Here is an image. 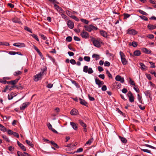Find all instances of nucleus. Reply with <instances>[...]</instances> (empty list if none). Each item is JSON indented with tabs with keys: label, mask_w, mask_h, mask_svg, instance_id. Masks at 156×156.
Returning <instances> with one entry per match:
<instances>
[{
	"label": "nucleus",
	"mask_w": 156,
	"mask_h": 156,
	"mask_svg": "<svg viewBox=\"0 0 156 156\" xmlns=\"http://www.w3.org/2000/svg\"><path fill=\"white\" fill-rule=\"evenodd\" d=\"M13 45L17 47H25V45L23 43H15L13 44Z\"/></svg>",
	"instance_id": "f8f14e48"
},
{
	"label": "nucleus",
	"mask_w": 156,
	"mask_h": 156,
	"mask_svg": "<svg viewBox=\"0 0 156 156\" xmlns=\"http://www.w3.org/2000/svg\"><path fill=\"white\" fill-rule=\"evenodd\" d=\"M51 144H52L53 146L54 147H58L57 144L56 143H55L54 142L51 141Z\"/></svg>",
	"instance_id": "603ef678"
},
{
	"label": "nucleus",
	"mask_w": 156,
	"mask_h": 156,
	"mask_svg": "<svg viewBox=\"0 0 156 156\" xmlns=\"http://www.w3.org/2000/svg\"><path fill=\"white\" fill-rule=\"evenodd\" d=\"M20 78V77L14 80L8 81L7 82V83L11 84L12 85H14L16 83L18 82Z\"/></svg>",
	"instance_id": "1a4fd4ad"
},
{
	"label": "nucleus",
	"mask_w": 156,
	"mask_h": 156,
	"mask_svg": "<svg viewBox=\"0 0 156 156\" xmlns=\"http://www.w3.org/2000/svg\"><path fill=\"white\" fill-rule=\"evenodd\" d=\"M55 111L58 114L59 112L60 109L59 108L57 107L55 109Z\"/></svg>",
	"instance_id": "e2e57ef3"
},
{
	"label": "nucleus",
	"mask_w": 156,
	"mask_h": 156,
	"mask_svg": "<svg viewBox=\"0 0 156 156\" xmlns=\"http://www.w3.org/2000/svg\"><path fill=\"white\" fill-rule=\"evenodd\" d=\"M93 138L90 139L87 141L86 142V144L90 145L91 143L93 142Z\"/></svg>",
	"instance_id": "f704fd0d"
},
{
	"label": "nucleus",
	"mask_w": 156,
	"mask_h": 156,
	"mask_svg": "<svg viewBox=\"0 0 156 156\" xmlns=\"http://www.w3.org/2000/svg\"><path fill=\"white\" fill-rule=\"evenodd\" d=\"M70 17L73 19L74 20H75L76 21L78 22L79 20V19L75 16L71 15V16H70Z\"/></svg>",
	"instance_id": "473e14b6"
},
{
	"label": "nucleus",
	"mask_w": 156,
	"mask_h": 156,
	"mask_svg": "<svg viewBox=\"0 0 156 156\" xmlns=\"http://www.w3.org/2000/svg\"><path fill=\"white\" fill-rule=\"evenodd\" d=\"M9 86H6L5 89L2 90L3 92H6L7 91V90L8 89H9V90H11L12 89V88L13 87H12V88H9Z\"/></svg>",
	"instance_id": "ea45409f"
},
{
	"label": "nucleus",
	"mask_w": 156,
	"mask_h": 156,
	"mask_svg": "<svg viewBox=\"0 0 156 156\" xmlns=\"http://www.w3.org/2000/svg\"><path fill=\"white\" fill-rule=\"evenodd\" d=\"M30 104L29 102H27L23 104L20 107V110H24Z\"/></svg>",
	"instance_id": "6e6552de"
},
{
	"label": "nucleus",
	"mask_w": 156,
	"mask_h": 156,
	"mask_svg": "<svg viewBox=\"0 0 156 156\" xmlns=\"http://www.w3.org/2000/svg\"><path fill=\"white\" fill-rule=\"evenodd\" d=\"M138 12L140 13L141 14L143 15H147V13H146L144 11L141 10L139 9L138 10Z\"/></svg>",
	"instance_id": "a19ab883"
},
{
	"label": "nucleus",
	"mask_w": 156,
	"mask_h": 156,
	"mask_svg": "<svg viewBox=\"0 0 156 156\" xmlns=\"http://www.w3.org/2000/svg\"><path fill=\"white\" fill-rule=\"evenodd\" d=\"M147 27L149 30H152L156 28V25H152L149 24L148 25Z\"/></svg>",
	"instance_id": "dca6fc26"
},
{
	"label": "nucleus",
	"mask_w": 156,
	"mask_h": 156,
	"mask_svg": "<svg viewBox=\"0 0 156 156\" xmlns=\"http://www.w3.org/2000/svg\"><path fill=\"white\" fill-rule=\"evenodd\" d=\"M80 35L82 38L85 39L88 38L89 36V34L88 33L85 32L84 30H83L81 33Z\"/></svg>",
	"instance_id": "39448f33"
},
{
	"label": "nucleus",
	"mask_w": 156,
	"mask_h": 156,
	"mask_svg": "<svg viewBox=\"0 0 156 156\" xmlns=\"http://www.w3.org/2000/svg\"><path fill=\"white\" fill-rule=\"evenodd\" d=\"M100 34L103 37H106L107 36V33L103 30H101L100 31Z\"/></svg>",
	"instance_id": "412c9836"
},
{
	"label": "nucleus",
	"mask_w": 156,
	"mask_h": 156,
	"mask_svg": "<svg viewBox=\"0 0 156 156\" xmlns=\"http://www.w3.org/2000/svg\"><path fill=\"white\" fill-rule=\"evenodd\" d=\"M84 27L85 30L90 32L92 31L91 25L89 26L85 25L84 26Z\"/></svg>",
	"instance_id": "a211bd4d"
},
{
	"label": "nucleus",
	"mask_w": 156,
	"mask_h": 156,
	"mask_svg": "<svg viewBox=\"0 0 156 156\" xmlns=\"http://www.w3.org/2000/svg\"><path fill=\"white\" fill-rule=\"evenodd\" d=\"M141 150L145 152H147L148 153H150L151 152V151L148 149H141Z\"/></svg>",
	"instance_id": "49530a36"
},
{
	"label": "nucleus",
	"mask_w": 156,
	"mask_h": 156,
	"mask_svg": "<svg viewBox=\"0 0 156 156\" xmlns=\"http://www.w3.org/2000/svg\"><path fill=\"white\" fill-rule=\"evenodd\" d=\"M106 73L109 78L111 79L112 78V75L111 74V73L108 70H107L106 71Z\"/></svg>",
	"instance_id": "c9c22d12"
},
{
	"label": "nucleus",
	"mask_w": 156,
	"mask_h": 156,
	"mask_svg": "<svg viewBox=\"0 0 156 156\" xmlns=\"http://www.w3.org/2000/svg\"><path fill=\"white\" fill-rule=\"evenodd\" d=\"M79 121L80 124L82 126L84 127V128L85 127H87V125L85 123L83 122L81 120H79Z\"/></svg>",
	"instance_id": "393cba45"
},
{
	"label": "nucleus",
	"mask_w": 156,
	"mask_h": 156,
	"mask_svg": "<svg viewBox=\"0 0 156 156\" xmlns=\"http://www.w3.org/2000/svg\"><path fill=\"white\" fill-rule=\"evenodd\" d=\"M129 100L131 102H132L134 101V97L133 95L129 96Z\"/></svg>",
	"instance_id": "2f4dec72"
},
{
	"label": "nucleus",
	"mask_w": 156,
	"mask_h": 156,
	"mask_svg": "<svg viewBox=\"0 0 156 156\" xmlns=\"http://www.w3.org/2000/svg\"><path fill=\"white\" fill-rule=\"evenodd\" d=\"M123 15L124 19H126L130 16V15L128 13H124Z\"/></svg>",
	"instance_id": "de8ad7c7"
},
{
	"label": "nucleus",
	"mask_w": 156,
	"mask_h": 156,
	"mask_svg": "<svg viewBox=\"0 0 156 156\" xmlns=\"http://www.w3.org/2000/svg\"><path fill=\"white\" fill-rule=\"evenodd\" d=\"M147 37L150 39H152L154 37V36L152 34H149Z\"/></svg>",
	"instance_id": "69168bd1"
},
{
	"label": "nucleus",
	"mask_w": 156,
	"mask_h": 156,
	"mask_svg": "<svg viewBox=\"0 0 156 156\" xmlns=\"http://www.w3.org/2000/svg\"><path fill=\"white\" fill-rule=\"evenodd\" d=\"M54 7L55 9L59 13H62V12H64L63 9L56 4H55L54 5Z\"/></svg>",
	"instance_id": "0eeeda50"
},
{
	"label": "nucleus",
	"mask_w": 156,
	"mask_h": 156,
	"mask_svg": "<svg viewBox=\"0 0 156 156\" xmlns=\"http://www.w3.org/2000/svg\"><path fill=\"white\" fill-rule=\"evenodd\" d=\"M30 36H32L37 41H39V40L37 37V36L35 34H31L30 35Z\"/></svg>",
	"instance_id": "bb28decb"
},
{
	"label": "nucleus",
	"mask_w": 156,
	"mask_h": 156,
	"mask_svg": "<svg viewBox=\"0 0 156 156\" xmlns=\"http://www.w3.org/2000/svg\"><path fill=\"white\" fill-rule=\"evenodd\" d=\"M91 41H92L94 45L98 48L101 47V44H102V42L101 40H95V39L92 37Z\"/></svg>",
	"instance_id": "7ed1b4c3"
},
{
	"label": "nucleus",
	"mask_w": 156,
	"mask_h": 156,
	"mask_svg": "<svg viewBox=\"0 0 156 156\" xmlns=\"http://www.w3.org/2000/svg\"><path fill=\"white\" fill-rule=\"evenodd\" d=\"M70 125L72 126L73 128L75 130H76L78 128L77 124L74 122H71Z\"/></svg>",
	"instance_id": "6ab92c4d"
},
{
	"label": "nucleus",
	"mask_w": 156,
	"mask_h": 156,
	"mask_svg": "<svg viewBox=\"0 0 156 156\" xmlns=\"http://www.w3.org/2000/svg\"><path fill=\"white\" fill-rule=\"evenodd\" d=\"M26 143L27 144H28V145H30V146L32 147H33V146H34V145L31 142H30V141L28 140H26Z\"/></svg>",
	"instance_id": "4c0bfd02"
},
{
	"label": "nucleus",
	"mask_w": 156,
	"mask_h": 156,
	"mask_svg": "<svg viewBox=\"0 0 156 156\" xmlns=\"http://www.w3.org/2000/svg\"><path fill=\"white\" fill-rule=\"evenodd\" d=\"M133 54L134 55L136 56H138L140 55L141 52L139 50H136L134 52Z\"/></svg>",
	"instance_id": "b1692460"
},
{
	"label": "nucleus",
	"mask_w": 156,
	"mask_h": 156,
	"mask_svg": "<svg viewBox=\"0 0 156 156\" xmlns=\"http://www.w3.org/2000/svg\"><path fill=\"white\" fill-rule=\"evenodd\" d=\"M150 64L151 65V68H154L155 67V66L154 65V63L151 62H149Z\"/></svg>",
	"instance_id": "6e6d98bb"
},
{
	"label": "nucleus",
	"mask_w": 156,
	"mask_h": 156,
	"mask_svg": "<svg viewBox=\"0 0 156 156\" xmlns=\"http://www.w3.org/2000/svg\"><path fill=\"white\" fill-rule=\"evenodd\" d=\"M78 110L75 108H73L71 111L70 113L71 115H76L78 114Z\"/></svg>",
	"instance_id": "2eb2a0df"
},
{
	"label": "nucleus",
	"mask_w": 156,
	"mask_h": 156,
	"mask_svg": "<svg viewBox=\"0 0 156 156\" xmlns=\"http://www.w3.org/2000/svg\"><path fill=\"white\" fill-rule=\"evenodd\" d=\"M88 96L90 101H94L95 100L94 98L93 97H91L90 94H88Z\"/></svg>",
	"instance_id": "3c124183"
},
{
	"label": "nucleus",
	"mask_w": 156,
	"mask_h": 156,
	"mask_svg": "<svg viewBox=\"0 0 156 156\" xmlns=\"http://www.w3.org/2000/svg\"><path fill=\"white\" fill-rule=\"evenodd\" d=\"M132 45L134 47H136L137 46V44L136 42L133 41L132 43Z\"/></svg>",
	"instance_id": "864d4df0"
},
{
	"label": "nucleus",
	"mask_w": 156,
	"mask_h": 156,
	"mask_svg": "<svg viewBox=\"0 0 156 156\" xmlns=\"http://www.w3.org/2000/svg\"><path fill=\"white\" fill-rule=\"evenodd\" d=\"M80 20L82 22L85 23L86 24H88L89 23V22L86 19H81Z\"/></svg>",
	"instance_id": "58836bf2"
},
{
	"label": "nucleus",
	"mask_w": 156,
	"mask_h": 156,
	"mask_svg": "<svg viewBox=\"0 0 156 156\" xmlns=\"http://www.w3.org/2000/svg\"><path fill=\"white\" fill-rule=\"evenodd\" d=\"M0 130L3 132H5L6 131L5 128L1 124H0Z\"/></svg>",
	"instance_id": "7c9ffc66"
},
{
	"label": "nucleus",
	"mask_w": 156,
	"mask_h": 156,
	"mask_svg": "<svg viewBox=\"0 0 156 156\" xmlns=\"http://www.w3.org/2000/svg\"><path fill=\"white\" fill-rule=\"evenodd\" d=\"M119 54L121 57V62L124 65H126L128 64V61L126 58V56L124 53L120 51Z\"/></svg>",
	"instance_id": "f03ea898"
},
{
	"label": "nucleus",
	"mask_w": 156,
	"mask_h": 156,
	"mask_svg": "<svg viewBox=\"0 0 156 156\" xmlns=\"http://www.w3.org/2000/svg\"><path fill=\"white\" fill-rule=\"evenodd\" d=\"M41 38L44 40H46L47 39V37L43 34H41L39 35Z\"/></svg>",
	"instance_id": "4d7b16f0"
},
{
	"label": "nucleus",
	"mask_w": 156,
	"mask_h": 156,
	"mask_svg": "<svg viewBox=\"0 0 156 156\" xmlns=\"http://www.w3.org/2000/svg\"><path fill=\"white\" fill-rule=\"evenodd\" d=\"M17 154L18 156H24V153L23 154L20 151H18Z\"/></svg>",
	"instance_id": "5fc2aeb1"
},
{
	"label": "nucleus",
	"mask_w": 156,
	"mask_h": 156,
	"mask_svg": "<svg viewBox=\"0 0 156 156\" xmlns=\"http://www.w3.org/2000/svg\"><path fill=\"white\" fill-rule=\"evenodd\" d=\"M70 62L73 65H75L76 64V62L74 59H72L70 60Z\"/></svg>",
	"instance_id": "8fccbe9b"
},
{
	"label": "nucleus",
	"mask_w": 156,
	"mask_h": 156,
	"mask_svg": "<svg viewBox=\"0 0 156 156\" xmlns=\"http://www.w3.org/2000/svg\"><path fill=\"white\" fill-rule=\"evenodd\" d=\"M74 39L76 41H80V39L78 37H77L74 36Z\"/></svg>",
	"instance_id": "338daca9"
},
{
	"label": "nucleus",
	"mask_w": 156,
	"mask_h": 156,
	"mask_svg": "<svg viewBox=\"0 0 156 156\" xmlns=\"http://www.w3.org/2000/svg\"><path fill=\"white\" fill-rule=\"evenodd\" d=\"M92 57L93 58H95L96 60H98L100 58L99 55L97 54H93Z\"/></svg>",
	"instance_id": "a878e982"
},
{
	"label": "nucleus",
	"mask_w": 156,
	"mask_h": 156,
	"mask_svg": "<svg viewBox=\"0 0 156 156\" xmlns=\"http://www.w3.org/2000/svg\"><path fill=\"white\" fill-rule=\"evenodd\" d=\"M68 27L70 29H73L74 27V23L71 20H69L67 22Z\"/></svg>",
	"instance_id": "ddd939ff"
},
{
	"label": "nucleus",
	"mask_w": 156,
	"mask_h": 156,
	"mask_svg": "<svg viewBox=\"0 0 156 156\" xmlns=\"http://www.w3.org/2000/svg\"><path fill=\"white\" fill-rule=\"evenodd\" d=\"M12 21L13 22L15 23H21L19 19L16 17L12 18Z\"/></svg>",
	"instance_id": "5701e85b"
},
{
	"label": "nucleus",
	"mask_w": 156,
	"mask_h": 156,
	"mask_svg": "<svg viewBox=\"0 0 156 156\" xmlns=\"http://www.w3.org/2000/svg\"><path fill=\"white\" fill-rule=\"evenodd\" d=\"M25 30H26L27 31H28V32H30V33H32V32L31 31V30L29 28H28V27H25Z\"/></svg>",
	"instance_id": "bf43d9fd"
},
{
	"label": "nucleus",
	"mask_w": 156,
	"mask_h": 156,
	"mask_svg": "<svg viewBox=\"0 0 156 156\" xmlns=\"http://www.w3.org/2000/svg\"><path fill=\"white\" fill-rule=\"evenodd\" d=\"M17 143L19 146L24 151L26 150L25 147L22 144L20 143L18 141H17Z\"/></svg>",
	"instance_id": "4468645a"
},
{
	"label": "nucleus",
	"mask_w": 156,
	"mask_h": 156,
	"mask_svg": "<svg viewBox=\"0 0 156 156\" xmlns=\"http://www.w3.org/2000/svg\"><path fill=\"white\" fill-rule=\"evenodd\" d=\"M79 100L80 101V103L81 104L85 106H86L87 103L85 100L82 99L81 98H80Z\"/></svg>",
	"instance_id": "4be33fe9"
},
{
	"label": "nucleus",
	"mask_w": 156,
	"mask_h": 156,
	"mask_svg": "<svg viewBox=\"0 0 156 156\" xmlns=\"http://www.w3.org/2000/svg\"><path fill=\"white\" fill-rule=\"evenodd\" d=\"M104 65L106 66H109L110 65V63L108 61H105V62Z\"/></svg>",
	"instance_id": "680f3d73"
},
{
	"label": "nucleus",
	"mask_w": 156,
	"mask_h": 156,
	"mask_svg": "<svg viewBox=\"0 0 156 156\" xmlns=\"http://www.w3.org/2000/svg\"><path fill=\"white\" fill-rule=\"evenodd\" d=\"M72 40V37L71 36L67 37L66 38V41L68 42H70Z\"/></svg>",
	"instance_id": "37998d69"
},
{
	"label": "nucleus",
	"mask_w": 156,
	"mask_h": 156,
	"mask_svg": "<svg viewBox=\"0 0 156 156\" xmlns=\"http://www.w3.org/2000/svg\"><path fill=\"white\" fill-rule=\"evenodd\" d=\"M13 135L15 136H16L18 138L19 137V134L17 133L14 132V133H13Z\"/></svg>",
	"instance_id": "774afa93"
},
{
	"label": "nucleus",
	"mask_w": 156,
	"mask_h": 156,
	"mask_svg": "<svg viewBox=\"0 0 156 156\" xmlns=\"http://www.w3.org/2000/svg\"><path fill=\"white\" fill-rule=\"evenodd\" d=\"M96 83L98 85L99 87H100L104 84V82L99 80L98 78H96L95 79Z\"/></svg>",
	"instance_id": "9d476101"
},
{
	"label": "nucleus",
	"mask_w": 156,
	"mask_h": 156,
	"mask_svg": "<svg viewBox=\"0 0 156 156\" xmlns=\"http://www.w3.org/2000/svg\"><path fill=\"white\" fill-rule=\"evenodd\" d=\"M127 33L132 35H135L137 33V32L134 29H128Z\"/></svg>",
	"instance_id": "9b49d317"
},
{
	"label": "nucleus",
	"mask_w": 156,
	"mask_h": 156,
	"mask_svg": "<svg viewBox=\"0 0 156 156\" xmlns=\"http://www.w3.org/2000/svg\"><path fill=\"white\" fill-rule=\"evenodd\" d=\"M139 64L140 66L139 67L142 70H144L147 69V67L144 64L141 62H140L139 63Z\"/></svg>",
	"instance_id": "f3484780"
},
{
	"label": "nucleus",
	"mask_w": 156,
	"mask_h": 156,
	"mask_svg": "<svg viewBox=\"0 0 156 156\" xmlns=\"http://www.w3.org/2000/svg\"><path fill=\"white\" fill-rule=\"evenodd\" d=\"M115 80L117 81L120 82L121 83L124 82V79L123 77H122L121 76L119 75H117L115 78Z\"/></svg>",
	"instance_id": "423d86ee"
},
{
	"label": "nucleus",
	"mask_w": 156,
	"mask_h": 156,
	"mask_svg": "<svg viewBox=\"0 0 156 156\" xmlns=\"http://www.w3.org/2000/svg\"><path fill=\"white\" fill-rule=\"evenodd\" d=\"M142 51L144 53L146 54H150L151 51L150 50L146 48H143L142 49Z\"/></svg>",
	"instance_id": "aec40b11"
},
{
	"label": "nucleus",
	"mask_w": 156,
	"mask_h": 156,
	"mask_svg": "<svg viewBox=\"0 0 156 156\" xmlns=\"http://www.w3.org/2000/svg\"><path fill=\"white\" fill-rule=\"evenodd\" d=\"M72 83L74 85H75L77 87H79V84H78V83H77L75 81L73 80L72 81Z\"/></svg>",
	"instance_id": "a18cd8bd"
},
{
	"label": "nucleus",
	"mask_w": 156,
	"mask_h": 156,
	"mask_svg": "<svg viewBox=\"0 0 156 156\" xmlns=\"http://www.w3.org/2000/svg\"><path fill=\"white\" fill-rule=\"evenodd\" d=\"M101 90L102 91H105L107 90V87L106 85H104L101 87Z\"/></svg>",
	"instance_id": "052dcab7"
},
{
	"label": "nucleus",
	"mask_w": 156,
	"mask_h": 156,
	"mask_svg": "<svg viewBox=\"0 0 156 156\" xmlns=\"http://www.w3.org/2000/svg\"><path fill=\"white\" fill-rule=\"evenodd\" d=\"M139 17L141 19H142L143 20H145V21H147L148 20V18L146 17V16H139Z\"/></svg>",
	"instance_id": "79ce46f5"
},
{
	"label": "nucleus",
	"mask_w": 156,
	"mask_h": 156,
	"mask_svg": "<svg viewBox=\"0 0 156 156\" xmlns=\"http://www.w3.org/2000/svg\"><path fill=\"white\" fill-rule=\"evenodd\" d=\"M119 138H120L121 141L124 143H126L127 142V140L124 137H122L119 136Z\"/></svg>",
	"instance_id": "72a5a7b5"
},
{
	"label": "nucleus",
	"mask_w": 156,
	"mask_h": 156,
	"mask_svg": "<svg viewBox=\"0 0 156 156\" xmlns=\"http://www.w3.org/2000/svg\"><path fill=\"white\" fill-rule=\"evenodd\" d=\"M66 14L70 17L71 15H72L70 12L68 10H66Z\"/></svg>",
	"instance_id": "0e129e2a"
},
{
	"label": "nucleus",
	"mask_w": 156,
	"mask_h": 156,
	"mask_svg": "<svg viewBox=\"0 0 156 156\" xmlns=\"http://www.w3.org/2000/svg\"><path fill=\"white\" fill-rule=\"evenodd\" d=\"M145 94L147 96H148L150 98L151 94L149 91H146Z\"/></svg>",
	"instance_id": "c03bdc74"
},
{
	"label": "nucleus",
	"mask_w": 156,
	"mask_h": 156,
	"mask_svg": "<svg viewBox=\"0 0 156 156\" xmlns=\"http://www.w3.org/2000/svg\"><path fill=\"white\" fill-rule=\"evenodd\" d=\"M83 71L86 73H87L89 74H91L94 72L91 68H88V67L87 66L83 67Z\"/></svg>",
	"instance_id": "20e7f679"
},
{
	"label": "nucleus",
	"mask_w": 156,
	"mask_h": 156,
	"mask_svg": "<svg viewBox=\"0 0 156 156\" xmlns=\"http://www.w3.org/2000/svg\"><path fill=\"white\" fill-rule=\"evenodd\" d=\"M45 70L43 69H41V72L38 74L35 75L34 76V80L35 81H37L41 79L42 76L44 75V73Z\"/></svg>",
	"instance_id": "f257e3e1"
},
{
	"label": "nucleus",
	"mask_w": 156,
	"mask_h": 156,
	"mask_svg": "<svg viewBox=\"0 0 156 156\" xmlns=\"http://www.w3.org/2000/svg\"><path fill=\"white\" fill-rule=\"evenodd\" d=\"M64 13V12H62L61 14V16L62 18L66 20H68V17L66 16L65 15Z\"/></svg>",
	"instance_id": "cd10ccee"
},
{
	"label": "nucleus",
	"mask_w": 156,
	"mask_h": 156,
	"mask_svg": "<svg viewBox=\"0 0 156 156\" xmlns=\"http://www.w3.org/2000/svg\"><path fill=\"white\" fill-rule=\"evenodd\" d=\"M84 60L87 62H89L90 60V58L89 56H85L84 57Z\"/></svg>",
	"instance_id": "e433bc0d"
},
{
	"label": "nucleus",
	"mask_w": 156,
	"mask_h": 156,
	"mask_svg": "<svg viewBox=\"0 0 156 156\" xmlns=\"http://www.w3.org/2000/svg\"><path fill=\"white\" fill-rule=\"evenodd\" d=\"M22 73V72L20 71H17L16 72H14V75L15 76H17L19 75H21Z\"/></svg>",
	"instance_id": "c756f323"
},
{
	"label": "nucleus",
	"mask_w": 156,
	"mask_h": 156,
	"mask_svg": "<svg viewBox=\"0 0 156 156\" xmlns=\"http://www.w3.org/2000/svg\"><path fill=\"white\" fill-rule=\"evenodd\" d=\"M8 81H7L5 80V78H3L2 79H0V82L3 83L4 84H6L7 83V82Z\"/></svg>",
	"instance_id": "c85d7f7f"
},
{
	"label": "nucleus",
	"mask_w": 156,
	"mask_h": 156,
	"mask_svg": "<svg viewBox=\"0 0 156 156\" xmlns=\"http://www.w3.org/2000/svg\"><path fill=\"white\" fill-rule=\"evenodd\" d=\"M7 5L8 6L10 7L11 8H13L14 6V5L13 4H12L11 3H8L7 4Z\"/></svg>",
	"instance_id": "13d9d810"
},
{
	"label": "nucleus",
	"mask_w": 156,
	"mask_h": 156,
	"mask_svg": "<svg viewBox=\"0 0 156 156\" xmlns=\"http://www.w3.org/2000/svg\"><path fill=\"white\" fill-rule=\"evenodd\" d=\"M83 151V149L82 148H80L78 149L77 150L75 151L74 153H79L82 152Z\"/></svg>",
	"instance_id": "09e8293b"
}]
</instances>
